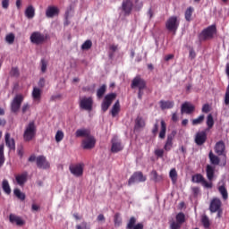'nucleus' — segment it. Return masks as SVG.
<instances>
[{
	"mask_svg": "<svg viewBox=\"0 0 229 229\" xmlns=\"http://www.w3.org/2000/svg\"><path fill=\"white\" fill-rule=\"evenodd\" d=\"M30 38L32 44H35L36 46H40L49 38V36L47 34L45 35L40 31H34L31 33Z\"/></svg>",
	"mask_w": 229,
	"mask_h": 229,
	"instance_id": "nucleus-4",
	"label": "nucleus"
},
{
	"mask_svg": "<svg viewBox=\"0 0 229 229\" xmlns=\"http://www.w3.org/2000/svg\"><path fill=\"white\" fill-rule=\"evenodd\" d=\"M218 191L220 192L224 201H226V199H228V191L226 190V187H225V185L219 186Z\"/></svg>",
	"mask_w": 229,
	"mask_h": 229,
	"instance_id": "nucleus-36",
	"label": "nucleus"
},
{
	"mask_svg": "<svg viewBox=\"0 0 229 229\" xmlns=\"http://www.w3.org/2000/svg\"><path fill=\"white\" fill-rule=\"evenodd\" d=\"M215 153L218 155V157H226V146L225 145V141L219 140L216 143Z\"/></svg>",
	"mask_w": 229,
	"mask_h": 229,
	"instance_id": "nucleus-14",
	"label": "nucleus"
},
{
	"mask_svg": "<svg viewBox=\"0 0 229 229\" xmlns=\"http://www.w3.org/2000/svg\"><path fill=\"white\" fill-rule=\"evenodd\" d=\"M176 221L179 223V225H183L185 223V214L183 213H178L175 217Z\"/></svg>",
	"mask_w": 229,
	"mask_h": 229,
	"instance_id": "nucleus-47",
	"label": "nucleus"
},
{
	"mask_svg": "<svg viewBox=\"0 0 229 229\" xmlns=\"http://www.w3.org/2000/svg\"><path fill=\"white\" fill-rule=\"evenodd\" d=\"M189 58H191V60H194V58H196V52L192 48L190 49Z\"/></svg>",
	"mask_w": 229,
	"mask_h": 229,
	"instance_id": "nucleus-59",
	"label": "nucleus"
},
{
	"mask_svg": "<svg viewBox=\"0 0 229 229\" xmlns=\"http://www.w3.org/2000/svg\"><path fill=\"white\" fill-rule=\"evenodd\" d=\"M92 47V41L88 39L81 45V49L83 51H88V49H90Z\"/></svg>",
	"mask_w": 229,
	"mask_h": 229,
	"instance_id": "nucleus-48",
	"label": "nucleus"
},
{
	"mask_svg": "<svg viewBox=\"0 0 229 229\" xmlns=\"http://www.w3.org/2000/svg\"><path fill=\"white\" fill-rule=\"evenodd\" d=\"M30 110V104H24L21 107L22 114H25Z\"/></svg>",
	"mask_w": 229,
	"mask_h": 229,
	"instance_id": "nucleus-61",
	"label": "nucleus"
},
{
	"mask_svg": "<svg viewBox=\"0 0 229 229\" xmlns=\"http://www.w3.org/2000/svg\"><path fill=\"white\" fill-rule=\"evenodd\" d=\"M202 112L204 114H208L210 112V106H208V104H205L203 106H202Z\"/></svg>",
	"mask_w": 229,
	"mask_h": 229,
	"instance_id": "nucleus-58",
	"label": "nucleus"
},
{
	"mask_svg": "<svg viewBox=\"0 0 229 229\" xmlns=\"http://www.w3.org/2000/svg\"><path fill=\"white\" fill-rule=\"evenodd\" d=\"M191 181L194 183H201V185L206 189H212V182H207V180H205V177H203L201 174H196L195 175H193Z\"/></svg>",
	"mask_w": 229,
	"mask_h": 229,
	"instance_id": "nucleus-7",
	"label": "nucleus"
},
{
	"mask_svg": "<svg viewBox=\"0 0 229 229\" xmlns=\"http://www.w3.org/2000/svg\"><path fill=\"white\" fill-rule=\"evenodd\" d=\"M147 84L146 81L140 77V75H137L133 78L131 83V89H138V98L142 99L144 96V89H146Z\"/></svg>",
	"mask_w": 229,
	"mask_h": 229,
	"instance_id": "nucleus-1",
	"label": "nucleus"
},
{
	"mask_svg": "<svg viewBox=\"0 0 229 229\" xmlns=\"http://www.w3.org/2000/svg\"><path fill=\"white\" fill-rule=\"evenodd\" d=\"M159 105H160L161 110H167V109H171L174 106V101L161 100V101H159Z\"/></svg>",
	"mask_w": 229,
	"mask_h": 229,
	"instance_id": "nucleus-26",
	"label": "nucleus"
},
{
	"mask_svg": "<svg viewBox=\"0 0 229 229\" xmlns=\"http://www.w3.org/2000/svg\"><path fill=\"white\" fill-rule=\"evenodd\" d=\"M10 6V0H2V7L4 10H8V7Z\"/></svg>",
	"mask_w": 229,
	"mask_h": 229,
	"instance_id": "nucleus-56",
	"label": "nucleus"
},
{
	"mask_svg": "<svg viewBox=\"0 0 229 229\" xmlns=\"http://www.w3.org/2000/svg\"><path fill=\"white\" fill-rule=\"evenodd\" d=\"M207 173V178L209 180V182H212L214 180V174H215V169L212 167V165H208L206 168Z\"/></svg>",
	"mask_w": 229,
	"mask_h": 229,
	"instance_id": "nucleus-30",
	"label": "nucleus"
},
{
	"mask_svg": "<svg viewBox=\"0 0 229 229\" xmlns=\"http://www.w3.org/2000/svg\"><path fill=\"white\" fill-rule=\"evenodd\" d=\"M119 112H121V104L119 103V100H117L111 109L112 117H115Z\"/></svg>",
	"mask_w": 229,
	"mask_h": 229,
	"instance_id": "nucleus-32",
	"label": "nucleus"
},
{
	"mask_svg": "<svg viewBox=\"0 0 229 229\" xmlns=\"http://www.w3.org/2000/svg\"><path fill=\"white\" fill-rule=\"evenodd\" d=\"M36 165L38 169H49L51 167V164H49L46 156H38L36 159Z\"/></svg>",
	"mask_w": 229,
	"mask_h": 229,
	"instance_id": "nucleus-12",
	"label": "nucleus"
},
{
	"mask_svg": "<svg viewBox=\"0 0 229 229\" xmlns=\"http://www.w3.org/2000/svg\"><path fill=\"white\" fill-rule=\"evenodd\" d=\"M5 41L7 44H13L15 42V35L13 33H10L5 37Z\"/></svg>",
	"mask_w": 229,
	"mask_h": 229,
	"instance_id": "nucleus-50",
	"label": "nucleus"
},
{
	"mask_svg": "<svg viewBox=\"0 0 229 229\" xmlns=\"http://www.w3.org/2000/svg\"><path fill=\"white\" fill-rule=\"evenodd\" d=\"M157 133H158V122H157L155 124H154V127L152 129V134L153 135H157Z\"/></svg>",
	"mask_w": 229,
	"mask_h": 229,
	"instance_id": "nucleus-60",
	"label": "nucleus"
},
{
	"mask_svg": "<svg viewBox=\"0 0 229 229\" xmlns=\"http://www.w3.org/2000/svg\"><path fill=\"white\" fill-rule=\"evenodd\" d=\"M217 31V29L216 28V25H211L202 30L201 37H203L204 40H207L208 38H214V35H216Z\"/></svg>",
	"mask_w": 229,
	"mask_h": 229,
	"instance_id": "nucleus-9",
	"label": "nucleus"
},
{
	"mask_svg": "<svg viewBox=\"0 0 229 229\" xmlns=\"http://www.w3.org/2000/svg\"><path fill=\"white\" fill-rule=\"evenodd\" d=\"M22 101H24V96H22V94H18L13 98L11 102V112H13V114H17V112L21 110Z\"/></svg>",
	"mask_w": 229,
	"mask_h": 229,
	"instance_id": "nucleus-5",
	"label": "nucleus"
},
{
	"mask_svg": "<svg viewBox=\"0 0 229 229\" xmlns=\"http://www.w3.org/2000/svg\"><path fill=\"white\" fill-rule=\"evenodd\" d=\"M144 126H146V122H144L141 116H138L135 120V130H140V128H144Z\"/></svg>",
	"mask_w": 229,
	"mask_h": 229,
	"instance_id": "nucleus-33",
	"label": "nucleus"
},
{
	"mask_svg": "<svg viewBox=\"0 0 229 229\" xmlns=\"http://www.w3.org/2000/svg\"><path fill=\"white\" fill-rule=\"evenodd\" d=\"M15 180H16L18 185H20V187H22L24 185V183H26V182H28V172H24L21 174L16 175Z\"/></svg>",
	"mask_w": 229,
	"mask_h": 229,
	"instance_id": "nucleus-23",
	"label": "nucleus"
},
{
	"mask_svg": "<svg viewBox=\"0 0 229 229\" xmlns=\"http://www.w3.org/2000/svg\"><path fill=\"white\" fill-rule=\"evenodd\" d=\"M165 28L171 33L176 34L178 31V28H180V20H178V16H171L167 19L165 22Z\"/></svg>",
	"mask_w": 229,
	"mask_h": 229,
	"instance_id": "nucleus-3",
	"label": "nucleus"
},
{
	"mask_svg": "<svg viewBox=\"0 0 229 229\" xmlns=\"http://www.w3.org/2000/svg\"><path fill=\"white\" fill-rule=\"evenodd\" d=\"M170 226H171V229H180L182 226V224L178 222H173Z\"/></svg>",
	"mask_w": 229,
	"mask_h": 229,
	"instance_id": "nucleus-57",
	"label": "nucleus"
},
{
	"mask_svg": "<svg viewBox=\"0 0 229 229\" xmlns=\"http://www.w3.org/2000/svg\"><path fill=\"white\" fill-rule=\"evenodd\" d=\"M11 76H13L14 78H19V68L13 67L10 72Z\"/></svg>",
	"mask_w": 229,
	"mask_h": 229,
	"instance_id": "nucleus-53",
	"label": "nucleus"
},
{
	"mask_svg": "<svg viewBox=\"0 0 229 229\" xmlns=\"http://www.w3.org/2000/svg\"><path fill=\"white\" fill-rule=\"evenodd\" d=\"M58 13H60L58 7L50 5L47 8L46 17L53 19V17H55V15H58Z\"/></svg>",
	"mask_w": 229,
	"mask_h": 229,
	"instance_id": "nucleus-22",
	"label": "nucleus"
},
{
	"mask_svg": "<svg viewBox=\"0 0 229 229\" xmlns=\"http://www.w3.org/2000/svg\"><path fill=\"white\" fill-rule=\"evenodd\" d=\"M122 10L124 13V15H130L133 10V1L123 0L122 3Z\"/></svg>",
	"mask_w": 229,
	"mask_h": 229,
	"instance_id": "nucleus-18",
	"label": "nucleus"
},
{
	"mask_svg": "<svg viewBox=\"0 0 229 229\" xmlns=\"http://www.w3.org/2000/svg\"><path fill=\"white\" fill-rule=\"evenodd\" d=\"M192 192L194 196H198V194H199V187H193L192 189Z\"/></svg>",
	"mask_w": 229,
	"mask_h": 229,
	"instance_id": "nucleus-64",
	"label": "nucleus"
},
{
	"mask_svg": "<svg viewBox=\"0 0 229 229\" xmlns=\"http://www.w3.org/2000/svg\"><path fill=\"white\" fill-rule=\"evenodd\" d=\"M175 136L176 131H173L171 134L167 135L166 140L164 145L165 151H171V149H173V140H174Z\"/></svg>",
	"mask_w": 229,
	"mask_h": 229,
	"instance_id": "nucleus-15",
	"label": "nucleus"
},
{
	"mask_svg": "<svg viewBox=\"0 0 229 229\" xmlns=\"http://www.w3.org/2000/svg\"><path fill=\"white\" fill-rule=\"evenodd\" d=\"M194 110H196V106L189 102H184L181 106V114H187L188 115H191Z\"/></svg>",
	"mask_w": 229,
	"mask_h": 229,
	"instance_id": "nucleus-19",
	"label": "nucleus"
},
{
	"mask_svg": "<svg viewBox=\"0 0 229 229\" xmlns=\"http://www.w3.org/2000/svg\"><path fill=\"white\" fill-rule=\"evenodd\" d=\"M69 171L72 173V174H73V176L80 178V176H83V165H70Z\"/></svg>",
	"mask_w": 229,
	"mask_h": 229,
	"instance_id": "nucleus-11",
	"label": "nucleus"
},
{
	"mask_svg": "<svg viewBox=\"0 0 229 229\" xmlns=\"http://www.w3.org/2000/svg\"><path fill=\"white\" fill-rule=\"evenodd\" d=\"M146 180L147 178L144 176L142 172H135L129 179V185H131V183H135L136 182H146Z\"/></svg>",
	"mask_w": 229,
	"mask_h": 229,
	"instance_id": "nucleus-16",
	"label": "nucleus"
},
{
	"mask_svg": "<svg viewBox=\"0 0 229 229\" xmlns=\"http://www.w3.org/2000/svg\"><path fill=\"white\" fill-rule=\"evenodd\" d=\"M225 105H229V84L226 88L225 96Z\"/></svg>",
	"mask_w": 229,
	"mask_h": 229,
	"instance_id": "nucleus-55",
	"label": "nucleus"
},
{
	"mask_svg": "<svg viewBox=\"0 0 229 229\" xmlns=\"http://www.w3.org/2000/svg\"><path fill=\"white\" fill-rule=\"evenodd\" d=\"M62 140H64V131H57L55 134V141L62 142Z\"/></svg>",
	"mask_w": 229,
	"mask_h": 229,
	"instance_id": "nucleus-52",
	"label": "nucleus"
},
{
	"mask_svg": "<svg viewBox=\"0 0 229 229\" xmlns=\"http://www.w3.org/2000/svg\"><path fill=\"white\" fill-rule=\"evenodd\" d=\"M208 158L213 165H219L221 159L219 157L216 156L212 150L209 151Z\"/></svg>",
	"mask_w": 229,
	"mask_h": 229,
	"instance_id": "nucleus-28",
	"label": "nucleus"
},
{
	"mask_svg": "<svg viewBox=\"0 0 229 229\" xmlns=\"http://www.w3.org/2000/svg\"><path fill=\"white\" fill-rule=\"evenodd\" d=\"M205 121V114L199 115L198 118L193 119L191 124L193 126H198V124H201Z\"/></svg>",
	"mask_w": 229,
	"mask_h": 229,
	"instance_id": "nucleus-44",
	"label": "nucleus"
},
{
	"mask_svg": "<svg viewBox=\"0 0 229 229\" xmlns=\"http://www.w3.org/2000/svg\"><path fill=\"white\" fill-rule=\"evenodd\" d=\"M9 221L13 225H17V226L24 225V220H22V218H21V216H17L13 215V214H11L9 216Z\"/></svg>",
	"mask_w": 229,
	"mask_h": 229,
	"instance_id": "nucleus-24",
	"label": "nucleus"
},
{
	"mask_svg": "<svg viewBox=\"0 0 229 229\" xmlns=\"http://www.w3.org/2000/svg\"><path fill=\"white\" fill-rule=\"evenodd\" d=\"M150 176H151V180H153V182H162V175H158V173H157V170H153L150 173Z\"/></svg>",
	"mask_w": 229,
	"mask_h": 229,
	"instance_id": "nucleus-42",
	"label": "nucleus"
},
{
	"mask_svg": "<svg viewBox=\"0 0 229 229\" xmlns=\"http://www.w3.org/2000/svg\"><path fill=\"white\" fill-rule=\"evenodd\" d=\"M165 151V150L164 148H157L155 149L154 154L157 158H164Z\"/></svg>",
	"mask_w": 229,
	"mask_h": 229,
	"instance_id": "nucleus-49",
	"label": "nucleus"
},
{
	"mask_svg": "<svg viewBox=\"0 0 229 229\" xmlns=\"http://www.w3.org/2000/svg\"><path fill=\"white\" fill-rule=\"evenodd\" d=\"M76 229H90V225L86 221H82L81 225L75 226Z\"/></svg>",
	"mask_w": 229,
	"mask_h": 229,
	"instance_id": "nucleus-51",
	"label": "nucleus"
},
{
	"mask_svg": "<svg viewBox=\"0 0 229 229\" xmlns=\"http://www.w3.org/2000/svg\"><path fill=\"white\" fill-rule=\"evenodd\" d=\"M115 98H117V95L115 93H110L105 97L104 101L102 102V105H101V108L103 112H106V110L110 108V106L112 105L114 99H115Z\"/></svg>",
	"mask_w": 229,
	"mask_h": 229,
	"instance_id": "nucleus-6",
	"label": "nucleus"
},
{
	"mask_svg": "<svg viewBox=\"0 0 229 229\" xmlns=\"http://www.w3.org/2000/svg\"><path fill=\"white\" fill-rule=\"evenodd\" d=\"M114 226L117 228L119 226H121V225L123 224V218H121V214L116 213L114 216Z\"/></svg>",
	"mask_w": 229,
	"mask_h": 229,
	"instance_id": "nucleus-40",
	"label": "nucleus"
},
{
	"mask_svg": "<svg viewBox=\"0 0 229 229\" xmlns=\"http://www.w3.org/2000/svg\"><path fill=\"white\" fill-rule=\"evenodd\" d=\"M137 218L135 216H131L127 223L126 229H133L136 225Z\"/></svg>",
	"mask_w": 229,
	"mask_h": 229,
	"instance_id": "nucleus-43",
	"label": "nucleus"
},
{
	"mask_svg": "<svg viewBox=\"0 0 229 229\" xmlns=\"http://www.w3.org/2000/svg\"><path fill=\"white\" fill-rule=\"evenodd\" d=\"M167 132V124L165 123V121L161 120V130L159 131V139L164 140L165 139V133Z\"/></svg>",
	"mask_w": 229,
	"mask_h": 229,
	"instance_id": "nucleus-27",
	"label": "nucleus"
},
{
	"mask_svg": "<svg viewBox=\"0 0 229 229\" xmlns=\"http://www.w3.org/2000/svg\"><path fill=\"white\" fill-rule=\"evenodd\" d=\"M169 176L173 183H176V182H178V173L176 172V168H172L170 170Z\"/></svg>",
	"mask_w": 229,
	"mask_h": 229,
	"instance_id": "nucleus-38",
	"label": "nucleus"
},
{
	"mask_svg": "<svg viewBox=\"0 0 229 229\" xmlns=\"http://www.w3.org/2000/svg\"><path fill=\"white\" fill-rule=\"evenodd\" d=\"M17 153L20 158H22V157H24V149H22V148H19Z\"/></svg>",
	"mask_w": 229,
	"mask_h": 229,
	"instance_id": "nucleus-62",
	"label": "nucleus"
},
{
	"mask_svg": "<svg viewBox=\"0 0 229 229\" xmlns=\"http://www.w3.org/2000/svg\"><path fill=\"white\" fill-rule=\"evenodd\" d=\"M132 229H144V224L142 223H138L134 225Z\"/></svg>",
	"mask_w": 229,
	"mask_h": 229,
	"instance_id": "nucleus-63",
	"label": "nucleus"
},
{
	"mask_svg": "<svg viewBox=\"0 0 229 229\" xmlns=\"http://www.w3.org/2000/svg\"><path fill=\"white\" fill-rule=\"evenodd\" d=\"M90 134V130L89 129H78L75 132V137L77 139H80V137H84V139H87L89 137Z\"/></svg>",
	"mask_w": 229,
	"mask_h": 229,
	"instance_id": "nucleus-25",
	"label": "nucleus"
},
{
	"mask_svg": "<svg viewBox=\"0 0 229 229\" xmlns=\"http://www.w3.org/2000/svg\"><path fill=\"white\" fill-rule=\"evenodd\" d=\"M41 72H46L47 71V61L46 59H41Z\"/></svg>",
	"mask_w": 229,
	"mask_h": 229,
	"instance_id": "nucleus-54",
	"label": "nucleus"
},
{
	"mask_svg": "<svg viewBox=\"0 0 229 229\" xmlns=\"http://www.w3.org/2000/svg\"><path fill=\"white\" fill-rule=\"evenodd\" d=\"M112 147L111 151L112 153H119V151H123V143H121V140L117 139V137H114L111 140Z\"/></svg>",
	"mask_w": 229,
	"mask_h": 229,
	"instance_id": "nucleus-17",
	"label": "nucleus"
},
{
	"mask_svg": "<svg viewBox=\"0 0 229 229\" xmlns=\"http://www.w3.org/2000/svg\"><path fill=\"white\" fill-rule=\"evenodd\" d=\"M105 92H106V85L103 84L98 90H97V98L101 99L103 96H105Z\"/></svg>",
	"mask_w": 229,
	"mask_h": 229,
	"instance_id": "nucleus-41",
	"label": "nucleus"
},
{
	"mask_svg": "<svg viewBox=\"0 0 229 229\" xmlns=\"http://www.w3.org/2000/svg\"><path fill=\"white\" fill-rule=\"evenodd\" d=\"M81 145L83 149H93V148H96V138L91 134L88 136V138L82 140Z\"/></svg>",
	"mask_w": 229,
	"mask_h": 229,
	"instance_id": "nucleus-10",
	"label": "nucleus"
},
{
	"mask_svg": "<svg viewBox=\"0 0 229 229\" xmlns=\"http://www.w3.org/2000/svg\"><path fill=\"white\" fill-rule=\"evenodd\" d=\"M223 202H221V199L213 198L209 205V210L212 214H216V212H219V210H221Z\"/></svg>",
	"mask_w": 229,
	"mask_h": 229,
	"instance_id": "nucleus-13",
	"label": "nucleus"
},
{
	"mask_svg": "<svg viewBox=\"0 0 229 229\" xmlns=\"http://www.w3.org/2000/svg\"><path fill=\"white\" fill-rule=\"evenodd\" d=\"M201 223L204 228H210V219L206 215L202 216Z\"/></svg>",
	"mask_w": 229,
	"mask_h": 229,
	"instance_id": "nucleus-45",
	"label": "nucleus"
},
{
	"mask_svg": "<svg viewBox=\"0 0 229 229\" xmlns=\"http://www.w3.org/2000/svg\"><path fill=\"white\" fill-rule=\"evenodd\" d=\"M92 105H94V101L90 97H84L80 100V108H81V110H87L88 112H90L92 111Z\"/></svg>",
	"mask_w": 229,
	"mask_h": 229,
	"instance_id": "nucleus-8",
	"label": "nucleus"
},
{
	"mask_svg": "<svg viewBox=\"0 0 229 229\" xmlns=\"http://www.w3.org/2000/svg\"><path fill=\"white\" fill-rule=\"evenodd\" d=\"M2 189L5 194H12V188L10 187V182H8V180L4 179L2 182Z\"/></svg>",
	"mask_w": 229,
	"mask_h": 229,
	"instance_id": "nucleus-29",
	"label": "nucleus"
},
{
	"mask_svg": "<svg viewBox=\"0 0 229 229\" xmlns=\"http://www.w3.org/2000/svg\"><path fill=\"white\" fill-rule=\"evenodd\" d=\"M205 142H207V132L205 131L197 132L195 135V143L197 146H203Z\"/></svg>",
	"mask_w": 229,
	"mask_h": 229,
	"instance_id": "nucleus-20",
	"label": "nucleus"
},
{
	"mask_svg": "<svg viewBox=\"0 0 229 229\" xmlns=\"http://www.w3.org/2000/svg\"><path fill=\"white\" fill-rule=\"evenodd\" d=\"M192 13H194V7H189L186 9L184 17L187 22H191V21H192Z\"/></svg>",
	"mask_w": 229,
	"mask_h": 229,
	"instance_id": "nucleus-35",
	"label": "nucleus"
},
{
	"mask_svg": "<svg viewBox=\"0 0 229 229\" xmlns=\"http://www.w3.org/2000/svg\"><path fill=\"white\" fill-rule=\"evenodd\" d=\"M37 135V126L35 125V122H30L25 128L23 133V139L25 142H30L33 140V138Z\"/></svg>",
	"mask_w": 229,
	"mask_h": 229,
	"instance_id": "nucleus-2",
	"label": "nucleus"
},
{
	"mask_svg": "<svg viewBox=\"0 0 229 229\" xmlns=\"http://www.w3.org/2000/svg\"><path fill=\"white\" fill-rule=\"evenodd\" d=\"M207 126L209 130L214 128V116L212 114H208L207 117Z\"/></svg>",
	"mask_w": 229,
	"mask_h": 229,
	"instance_id": "nucleus-46",
	"label": "nucleus"
},
{
	"mask_svg": "<svg viewBox=\"0 0 229 229\" xmlns=\"http://www.w3.org/2000/svg\"><path fill=\"white\" fill-rule=\"evenodd\" d=\"M25 17H27V19H33V17H35V7H33V5H29L26 8Z\"/></svg>",
	"mask_w": 229,
	"mask_h": 229,
	"instance_id": "nucleus-31",
	"label": "nucleus"
},
{
	"mask_svg": "<svg viewBox=\"0 0 229 229\" xmlns=\"http://www.w3.org/2000/svg\"><path fill=\"white\" fill-rule=\"evenodd\" d=\"M42 96V91H40V89L35 87L32 90V98L35 101H40V98Z\"/></svg>",
	"mask_w": 229,
	"mask_h": 229,
	"instance_id": "nucleus-34",
	"label": "nucleus"
},
{
	"mask_svg": "<svg viewBox=\"0 0 229 229\" xmlns=\"http://www.w3.org/2000/svg\"><path fill=\"white\" fill-rule=\"evenodd\" d=\"M4 144L0 145V169L4 165Z\"/></svg>",
	"mask_w": 229,
	"mask_h": 229,
	"instance_id": "nucleus-39",
	"label": "nucleus"
},
{
	"mask_svg": "<svg viewBox=\"0 0 229 229\" xmlns=\"http://www.w3.org/2000/svg\"><path fill=\"white\" fill-rule=\"evenodd\" d=\"M5 146L12 151H15V140L11 138L10 132H6L5 136Z\"/></svg>",
	"mask_w": 229,
	"mask_h": 229,
	"instance_id": "nucleus-21",
	"label": "nucleus"
},
{
	"mask_svg": "<svg viewBox=\"0 0 229 229\" xmlns=\"http://www.w3.org/2000/svg\"><path fill=\"white\" fill-rule=\"evenodd\" d=\"M13 194L16 196V198H18V199H21V201H24V199H26V194L21 191V190L18 188L13 190Z\"/></svg>",
	"mask_w": 229,
	"mask_h": 229,
	"instance_id": "nucleus-37",
	"label": "nucleus"
}]
</instances>
